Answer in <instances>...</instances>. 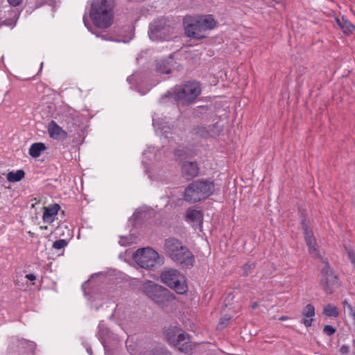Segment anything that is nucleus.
<instances>
[{"label":"nucleus","mask_w":355,"mask_h":355,"mask_svg":"<svg viewBox=\"0 0 355 355\" xmlns=\"http://www.w3.org/2000/svg\"><path fill=\"white\" fill-rule=\"evenodd\" d=\"M16 23H17V19H14L12 18L10 19H6V20H3L2 22H0V26H1L2 25H6V26L13 27L16 25Z\"/></svg>","instance_id":"31"},{"label":"nucleus","mask_w":355,"mask_h":355,"mask_svg":"<svg viewBox=\"0 0 355 355\" xmlns=\"http://www.w3.org/2000/svg\"><path fill=\"white\" fill-rule=\"evenodd\" d=\"M46 146L44 144L38 142L32 144L29 148V154L32 157H38L41 153L46 150Z\"/></svg>","instance_id":"19"},{"label":"nucleus","mask_w":355,"mask_h":355,"mask_svg":"<svg viewBox=\"0 0 355 355\" xmlns=\"http://www.w3.org/2000/svg\"><path fill=\"white\" fill-rule=\"evenodd\" d=\"M197 17L200 20L205 31L207 30L212 29L215 26L216 22L211 15Z\"/></svg>","instance_id":"21"},{"label":"nucleus","mask_w":355,"mask_h":355,"mask_svg":"<svg viewBox=\"0 0 355 355\" xmlns=\"http://www.w3.org/2000/svg\"><path fill=\"white\" fill-rule=\"evenodd\" d=\"M214 183L208 180H198L189 184L184 190V200L195 203L208 198L213 193Z\"/></svg>","instance_id":"3"},{"label":"nucleus","mask_w":355,"mask_h":355,"mask_svg":"<svg viewBox=\"0 0 355 355\" xmlns=\"http://www.w3.org/2000/svg\"><path fill=\"white\" fill-rule=\"evenodd\" d=\"M163 250L167 257L183 268L193 266L195 258L182 241L175 237H168L164 241Z\"/></svg>","instance_id":"1"},{"label":"nucleus","mask_w":355,"mask_h":355,"mask_svg":"<svg viewBox=\"0 0 355 355\" xmlns=\"http://www.w3.org/2000/svg\"><path fill=\"white\" fill-rule=\"evenodd\" d=\"M343 308L345 310L347 309L348 314L352 316L354 322H355V311H354L352 306L347 302V300H345L343 302Z\"/></svg>","instance_id":"25"},{"label":"nucleus","mask_w":355,"mask_h":355,"mask_svg":"<svg viewBox=\"0 0 355 355\" xmlns=\"http://www.w3.org/2000/svg\"><path fill=\"white\" fill-rule=\"evenodd\" d=\"M230 320V318L227 317V315L222 318L219 322L220 328L223 329V328L227 327L229 323Z\"/></svg>","instance_id":"32"},{"label":"nucleus","mask_w":355,"mask_h":355,"mask_svg":"<svg viewBox=\"0 0 355 355\" xmlns=\"http://www.w3.org/2000/svg\"><path fill=\"white\" fill-rule=\"evenodd\" d=\"M48 132L50 137L57 140H64L67 137V133L60 127L54 121H51L48 126Z\"/></svg>","instance_id":"14"},{"label":"nucleus","mask_w":355,"mask_h":355,"mask_svg":"<svg viewBox=\"0 0 355 355\" xmlns=\"http://www.w3.org/2000/svg\"><path fill=\"white\" fill-rule=\"evenodd\" d=\"M172 33V28L168 24L165 19L155 20L150 25L148 35L153 41L168 40Z\"/></svg>","instance_id":"9"},{"label":"nucleus","mask_w":355,"mask_h":355,"mask_svg":"<svg viewBox=\"0 0 355 355\" xmlns=\"http://www.w3.org/2000/svg\"><path fill=\"white\" fill-rule=\"evenodd\" d=\"M166 123H160L159 119H153V125L155 127V128H157L159 130H161V131H163L164 132H166V128L168 127L165 125Z\"/></svg>","instance_id":"27"},{"label":"nucleus","mask_w":355,"mask_h":355,"mask_svg":"<svg viewBox=\"0 0 355 355\" xmlns=\"http://www.w3.org/2000/svg\"><path fill=\"white\" fill-rule=\"evenodd\" d=\"M119 243L121 245H125L126 243H125V241H123V239H121L120 241H119Z\"/></svg>","instance_id":"40"},{"label":"nucleus","mask_w":355,"mask_h":355,"mask_svg":"<svg viewBox=\"0 0 355 355\" xmlns=\"http://www.w3.org/2000/svg\"><path fill=\"white\" fill-rule=\"evenodd\" d=\"M134 261L145 269H152L159 261V255L150 247L138 249L132 257Z\"/></svg>","instance_id":"7"},{"label":"nucleus","mask_w":355,"mask_h":355,"mask_svg":"<svg viewBox=\"0 0 355 355\" xmlns=\"http://www.w3.org/2000/svg\"><path fill=\"white\" fill-rule=\"evenodd\" d=\"M40 228H41V229H45V230H46V229H47V226H44V227L41 226V227H40Z\"/></svg>","instance_id":"45"},{"label":"nucleus","mask_w":355,"mask_h":355,"mask_svg":"<svg viewBox=\"0 0 355 355\" xmlns=\"http://www.w3.org/2000/svg\"><path fill=\"white\" fill-rule=\"evenodd\" d=\"M101 37L103 39V40H107V38L106 37V35H102Z\"/></svg>","instance_id":"44"},{"label":"nucleus","mask_w":355,"mask_h":355,"mask_svg":"<svg viewBox=\"0 0 355 355\" xmlns=\"http://www.w3.org/2000/svg\"><path fill=\"white\" fill-rule=\"evenodd\" d=\"M337 23L345 33H351L355 30V26L343 17L337 19Z\"/></svg>","instance_id":"20"},{"label":"nucleus","mask_w":355,"mask_h":355,"mask_svg":"<svg viewBox=\"0 0 355 355\" xmlns=\"http://www.w3.org/2000/svg\"><path fill=\"white\" fill-rule=\"evenodd\" d=\"M114 0H94L91 6L90 17L98 28H107L113 22Z\"/></svg>","instance_id":"2"},{"label":"nucleus","mask_w":355,"mask_h":355,"mask_svg":"<svg viewBox=\"0 0 355 355\" xmlns=\"http://www.w3.org/2000/svg\"><path fill=\"white\" fill-rule=\"evenodd\" d=\"M33 200L35 201V204H38L40 202V200L37 198H34Z\"/></svg>","instance_id":"41"},{"label":"nucleus","mask_w":355,"mask_h":355,"mask_svg":"<svg viewBox=\"0 0 355 355\" xmlns=\"http://www.w3.org/2000/svg\"><path fill=\"white\" fill-rule=\"evenodd\" d=\"M148 349L141 351L142 355H171L169 351L164 347L156 343H149Z\"/></svg>","instance_id":"16"},{"label":"nucleus","mask_w":355,"mask_h":355,"mask_svg":"<svg viewBox=\"0 0 355 355\" xmlns=\"http://www.w3.org/2000/svg\"><path fill=\"white\" fill-rule=\"evenodd\" d=\"M349 259L355 268V253L352 251L348 252Z\"/></svg>","instance_id":"33"},{"label":"nucleus","mask_w":355,"mask_h":355,"mask_svg":"<svg viewBox=\"0 0 355 355\" xmlns=\"http://www.w3.org/2000/svg\"><path fill=\"white\" fill-rule=\"evenodd\" d=\"M186 219L187 221L196 224L200 223L202 220V214L200 211L196 209H189L186 213Z\"/></svg>","instance_id":"18"},{"label":"nucleus","mask_w":355,"mask_h":355,"mask_svg":"<svg viewBox=\"0 0 355 355\" xmlns=\"http://www.w3.org/2000/svg\"><path fill=\"white\" fill-rule=\"evenodd\" d=\"M200 93L201 89L198 82H188L182 87L175 89L171 95L178 103L189 105L193 103Z\"/></svg>","instance_id":"5"},{"label":"nucleus","mask_w":355,"mask_h":355,"mask_svg":"<svg viewBox=\"0 0 355 355\" xmlns=\"http://www.w3.org/2000/svg\"><path fill=\"white\" fill-rule=\"evenodd\" d=\"M234 298V296H232L231 294H229L225 300V306H227L230 304V302Z\"/></svg>","instance_id":"37"},{"label":"nucleus","mask_w":355,"mask_h":355,"mask_svg":"<svg viewBox=\"0 0 355 355\" xmlns=\"http://www.w3.org/2000/svg\"><path fill=\"white\" fill-rule=\"evenodd\" d=\"M162 282L178 294H184L187 290L186 280L178 270L169 268L161 273Z\"/></svg>","instance_id":"6"},{"label":"nucleus","mask_w":355,"mask_h":355,"mask_svg":"<svg viewBox=\"0 0 355 355\" xmlns=\"http://www.w3.org/2000/svg\"><path fill=\"white\" fill-rule=\"evenodd\" d=\"M303 315L306 318H312L315 315V309L312 304H307L303 311Z\"/></svg>","instance_id":"26"},{"label":"nucleus","mask_w":355,"mask_h":355,"mask_svg":"<svg viewBox=\"0 0 355 355\" xmlns=\"http://www.w3.org/2000/svg\"><path fill=\"white\" fill-rule=\"evenodd\" d=\"M144 291L148 297L157 303H162L168 299V291L153 282H146Z\"/></svg>","instance_id":"11"},{"label":"nucleus","mask_w":355,"mask_h":355,"mask_svg":"<svg viewBox=\"0 0 355 355\" xmlns=\"http://www.w3.org/2000/svg\"><path fill=\"white\" fill-rule=\"evenodd\" d=\"M222 131V128L217 123L211 127H205L202 125L194 126L191 130V134L197 137L207 139L210 137L218 135Z\"/></svg>","instance_id":"12"},{"label":"nucleus","mask_w":355,"mask_h":355,"mask_svg":"<svg viewBox=\"0 0 355 355\" xmlns=\"http://www.w3.org/2000/svg\"><path fill=\"white\" fill-rule=\"evenodd\" d=\"M185 34L195 39H202L205 37V29L197 17H187L184 19Z\"/></svg>","instance_id":"10"},{"label":"nucleus","mask_w":355,"mask_h":355,"mask_svg":"<svg viewBox=\"0 0 355 355\" xmlns=\"http://www.w3.org/2000/svg\"><path fill=\"white\" fill-rule=\"evenodd\" d=\"M167 342L176 347L180 352L189 353L194 347L189 335L177 326H172L164 330Z\"/></svg>","instance_id":"4"},{"label":"nucleus","mask_w":355,"mask_h":355,"mask_svg":"<svg viewBox=\"0 0 355 355\" xmlns=\"http://www.w3.org/2000/svg\"><path fill=\"white\" fill-rule=\"evenodd\" d=\"M323 314L327 317L336 318L338 316L339 313L337 307L331 304H329L324 306L323 309Z\"/></svg>","instance_id":"24"},{"label":"nucleus","mask_w":355,"mask_h":355,"mask_svg":"<svg viewBox=\"0 0 355 355\" xmlns=\"http://www.w3.org/2000/svg\"><path fill=\"white\" fill-rule=\"evenodd\" d=\"M254 268V263H248L245 264L243 268V275L245 276H248L251 272L252 269Z\"/></svg>","instance_id":"29"},{"label":"nucleus","mask_w":355,"mask_h":355,"mask_svg":"<svg viewBox=\"0 0 355 355\" xmlns=\"http://www.w3.org/2000/svg\"><path fill=\"white\" fill-rule=\"evenodd\" d=\"M286 319H287V316H282L281 318H279V320H284Z\"/></svg>","instance_id":"42"},{"label":"nucleus","mask_w":355,"mask_h":355,"mask_svg":"<svg viewBox=\"0 0 355 355\" xmlns=\"http://www.w3.org/2000/svg\"><path fill=\"white\" fill-rule=\"evenodd\" d=\"M26 278H27L28 280L33 281L36 279V277L33 274H28L26 275Z\"/></svg>","instance_id":"39"},{"label":"nucleus","mask_w":355,"mask_h":355,"mask_svg":"<svg viewBox=\"0 0 355 355\" xmlns=\"http://www.w3.org/2000/svg\"><path fill=\"white\" fill-rule=\"evenodd\" d=\"M302 228L304 234V239L306 243V245L309 248V253L313 257H319V252L317 248V243L315 237L313 236V232L310 230L308 226L302 222Z\"/></svg>","instance_id":"13"},{"label":"nucleus","mask_w":355,"mask_h":355,"mask_svg":"<svg viewBox=\"0 0 355 355\" xmlns=\"http://www.w3.org/2000/svg\"><path fill=\"white\" fill-rule=\"evenodd\" d=\"M87 352L89 354H92V349L89 348V349H87Z\"/></svg>","instance_id":"43"},{"label":"nucleus","mask_w":355,"mask_h":355,"mask_svg":"<svg viewBox=\"0 0 355 355\" xmlns=\"http://www.w3.org/2000/svg\"><path fill=\"white\" fill-rule=\"evenodd\" d=\"M156 69L162 73L168 74L171 72L168 60H160L157 63Z\"/></svg>","instance_id":"23"},{"label":"nucleus","mask_w":355,"mask_h":355,"mask_svg":"<svg viewBox=\"0 0 355 355\" xmlns=\"http://www.w3.org/2000/svg\"><path fill=\"white\" fill-rule=\"evenodd\" d=\"M127 81L130 84H132L133 83H135V75H131V76H128V78H127Z\"/></svg>","instance_id":"38"},{"label":"nucleus","mask_w":355,"mask_h":355,"mask_svg":"<svg viewBox=\"0 0 355 355\" xmlns=\"http://www.w3.org/2000/svg\"><path fill=\"white\" fill-rule=\"evenodd\" d=\"M8 2L10 6L15 7L21 4L22 0H8Z\"/></svg>","instance_id":"34"},{"label":"nucleus","mask_w":355,"mask_h":355,"mask_svg":"<svg viewBox=\"0 0 355 355\" xmlns=\"http://www.w3.org/2000/svg\"><path fill=\"white\" fill-rule=\"evenodd\" d=\"M60 208V207L58 204H54L49 207H44V211L42 216L44 222L49 223L53 222L58 215Z\"/></svg>","instance_id":"17"},{"label":"nucleus","mask_w":355,"mask_h":355,"mask_svg":"<svg viewBox=\"0 0 355 355\" xmlns=\"http://www.w3.org/2000/svg\"><path fill=\"white\" fill-rule=\"evenodd\" d=\"M25 173L23 170H18L16 172H9L7 174L6 178L9 182H19L24 178Z\"/></svg>","instance_id":"22"},{"label":"nucleus","mask_w":355,"mask_h":355,"mask_svg":"<svg viewBox=\"0 0 355 355\" xmlns=\"http://www.w3.org/2000/svg\"><path fill=\"white\" fill-rule=\"evenodd\" d=\"M323 332L328 336H331L336 332V329L331 325H325Z\"/></svg>","instance_id":"30"},{"label":"nucleus","mask_w":355,"mask_h":355,"mask_svg":"<svg viewBox=\"0 0 355 355\" xmlns=\"http://www.w3.org/2000/svg\"><path fill=\"white\" fill-rule=\"evenodd\" d=\"M312 320L311 318H306L303 320V323L306 327H309L311 325Z\"/></svg>","instance_id":"35"},{"label":"nucleus","mask_w":355,"mask_h":355,"mask_svg":"<svg viewBox=\"0 0 355 355\" xmlns=\"http://www.w3.org/2000/svg\"><path fill=\"white\" fill-rule=\"evenodd\" d=\"M198 166L195 162H185L182 166V173L183 176L190 180L198 174Z\"/></svg>","instance_id":"15"},{"label":"nucleus","mask_w":355,"mask_h":355,"mask_svg":"<svg viewBox=\"0 0 355 355\" xmlns=\"http://www.w3.org/2000/svg\"><path fill=\"white\" fill-rule=\"evenodd\" d=\"M67 245V243L65 240L64 239H60V240H57L55 241L53 243V247L55 248V249H57V250H60L63 248H64L66 245Z\"/></svg>","instance_id":"28"},{"label":"nucleus","mask_w":355,"mask_h":355,"mask_svg":"<svg viewBox=\"0 0 355 355\" xmlns=\"http://www.w3.org/2000/svg\"><path fill=\"white\" fill-rule=\"evenodd\" d=\"M340 352L342 354H347L349 353V347L347 345H343L340 349Z\"/></svg>","instance_id":"36"},{"label":"nucleus","mask_w":355,"mask_h":355,"mask_svg":"<svg viewBox=\"0 0 355 355\" xmlns=\"http://www.w3.org/2000/svg\"><path fill=\"white\" fill-rule=\"evenodd\" d=\"M322 262L324 266L321 270L320 284L323 290L331 294L340 286V282L328 261L322 259Z\"/></svg>","instance_id":"8"}]
</instances>
